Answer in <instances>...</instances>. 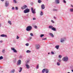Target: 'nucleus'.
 Segmentation results:
<instances>
[{"label":"nucleus","mask_w":73,"mask_h":73,"mask_svg":"<svg viewBox=\"0 0 73 73\" xmlns=\"http://www.w3.org/2000/svg\"><path fill=\"white\" fill-rule=\"evenodd\" d=\"M8 23H9V24L10 25H12V23H11V22L10 21H8Z\"/></svg>","instance_id":"25"},{"label":"nucleus","mask_w":73,"mask_h":73,"mask_svg":"<svg viewBox=\"0 0 73 73\" xmlns=\"http://www.w3.org/2000/svg\"><path fill=\"white\" fill-rule=\"evenodd\" d=\"M40 16H42V15H43V12H42L41 11L40 12Z\"/></svg>","instance_id":"28"},{"label":"nucleus","mask_w":73,"mask_h":73,"mask_svg":"<svg viewBox=\"0 0 73 73\" xmlns=\"http://www.w3.org/2000/svg\"><path fill=\"white\" fill-rule=\"evenodd\" d=\"M70 11L71 12H73V9H70Z\"/></svg>","instance_id":"37"},{"label":"nucleus","mask_w":73,"mask_h":73,"mask_svg":"<svg viewBox=\"0 0 73 73\" xmlns=\"http://www.w3.org/2000/svg\"><path fill=\"white\" fill-rule=\"evenodd\" d=\"M2 1H4V0H1Z\"/></svg>","instance_id":"56"},{"label":"nucleus","mask_w":73,"mask_h":73,"mask_svg":"<svg viewBox=\"0 0 73 73\" xmlns=\"http://www.w3.org/2000/svg\"><path fill=\"white\" fill-rule=\"evenodd\" d=\"M2 59H3V57L2 56H0V60H2Z\"/></svg>","instance_id":"31"},{"label":"nucleus","mask_w":73,"mask_h":73,"mask_svg":"<svg viewBox=\"0 0 73 73\" xmlns=\"http://www.w3.org/2000/svg\"><path fill=\"white\" fill-rule=\"evenodd\" d=\"M0 42L1 43H2V42H3V41H2V40H1V41H0Z\"/></svg>","instance_id":"51"},{"label":"nucleus","mask_w":73,"mask_h":73,"mask_svg":"<svg viewBox=\"0 0 73 73\" xmlns=\"http://www.w3.org/2000/svg\"><path fill=\"white\" fill-rule=\"evenodd\" d=\"M61 57H62V56L61 55H59V56H58L59 58H61Z\"/></svg>","instance_id":"34"},{"label":"nucleus","mask_w":73,"mask_h":73,"mask_svg":"<svg viewBox=\"0 0 73 73\" xmlns=\"http://www.w3.org/2000/svg\"><path fill=\"white\" fill-rule=\"evenodd\" d=\"M14 3H16L17 2H16V0H13Z\"/></svg>","instance_id":"40"},{"label":"nucleus","mask_w":73,"mask_h":73,"mask_svg":"<svg viewBox=\"0 0 73 73\" xmlns=\"http://www.w3.org/2000/svg\"><path fill=\"white\" fill-rule=\"evenodd\" d=\"M71 7H72L73 8V5H71Z\"/></svg>","instance_id":"54"},{"label":"nucleus","mask_w":73,"mask_h":73,"mask_svg":"<svg viewBox=\"0 0 73 73\" xmlns=\"http://www.w3.org/2000/svg\"><path fill=\"white\" fill-rule=\"evenodd\" d=\"M56 64L58 66H60V63L59 62H57L56 63Z\"/></svg>","instance_id":"21"},{"label":"nucleus","mask_w":73,"mask_h":73,"mask_svg":"<svg viewBox=\"0 0 73 73\" xmlns=\"http://www.w3.org/2000/svg\"><path fill=\"white\" fill-rule=\"evenodd\" d=\"M67 73H70L69 72H67Z\"/></svg>","instance_id":"59"},{"label":"nucleus","mask_w":73,"mask_h":73,"mask_svg":"<svg viewBox=\"0 0 73 73\" xmlns=\"http://www.w3.org/2000/svg\"><path fill=\"white\" fill-rule=\"evenodd\" d=\"M0 27H1V24H0Z\"/></svg>","instance_id":"60"},{"label":"nucleus","mask_w":73,"mask_h":73,"mask_svg":"<svg viewBox=\"0 0 73 73\" xmlns=\"http://www.w3.org/2000/svg\"><path fill=\"white\" fill-rule=\"evenodd\" d=\"M19 69L20 70H19V72H21V71H22V68L20 67Z\"/></svg>","instance_id":"18"},{"label":"nucleus","mask_w":73,"mask_h":73,"mask_svg":"<svg viewBox=\"0 0 73 73\" xmlns=\"http://www.w3.org/2000/svg\"><path fill=\"white\" fill-rule=\"evenodd\" d=\"M63 2L64 3H66V1L65 0H63Z\"/></svg>","instance_id":"48"},{"label":"nucleus","mask_w":73,"mask_h":73,"mask_svg":"<svg viewBox=\"0 0 73 73\" xmlns=\"http://www.w3.org/2000/svg\"><path fill=\"white\" fill-rule=\"evenodd\" d=\"M18 7H15L16 10H18Z\"/></svg>","instance_id":"46"},{"label":"nucleus","mask_w":73,"mask_h":73,"mask_svg":"<svg viewBox=\"0 0 73 73\" xmlns=\"http://www.w3.org/2000/svg\"><path fill=\"white\" fill-rule=\"evenodd\" d=\"M60 46L59 45H56L55 46V48H56L57 49H58V48H59V47Z\"/></svg>","instance_id":"17"},{"label":"nucleus","mask_w":73,"mask_h":73,"mask_svg":"<svg viewBox=\"0 0 73 73\" xmlns=\"http://www.w3.org/2000/svg\"><path fill=\"white\" fill-rule=\"evenodd\" d=\"M51 22H52V23H54V21H53V20H51Z\"/></svg>","instance_id":"47"},{"label":"nucleus","mask_w":73,"mask_h":73,"mask_svg":"<svg viewBox=\"0 0 73 73\" xmlns=\"http://www.w3.org/2000/svg\"><path fill=\"white\" fill-rule=\"evenodd\" d=\"M26 66L27 69H29L30 66L28 64H26Z\"/></svg>","instance_id":"11"},{"label":"nucleus","mask_w":73,"mask_h":73,"mask_svg":"<svg viewBox=\"0 0 73 73\" xmlns=\"http://www.w3.org/2000/svg\"><path fill=\"white\" fill-rule=\"evenodd\" d=\"M31 10L32 12V13H35V12H34V11H33V7H31Z\"/></svg>","instance_id":"16"},{"label":"nucleus","mask_w":73,"mask_h":73,"mask_svg":"<svg viewBox=\"0 0 73 73\" xmlns=\"http://www.w3.org/2000/svg\"><path fill=\"white\" fill-rule=\"evenodd\" d=\"M36 10V9H35L33 11H34V12H35V11Z\"/></svg>","instance_id":"55"},{"label":"nucleus","mask_w":73,"mask_h":73,"mask_svg":"<svg viewBox=\"0 0 73 73\" xmlns=\"http://www.w3.org/2000/svg\"><path fill=\"white\" fill-rule=\"evenodd\" d=\"M33 20H36V18H33Z\"/></svg>","instance_id":"53"},{"label":"nucleus","mask_w":73,"mask_h":73,"mask_svg":"<svg viewBox=\"0 0 73 73\" xmlns=\"http://www.w3.org/2000/svg\"><path fill=\"white\" fill-rule=\"evenodd\" d=\"M71 69H73V67L72 66V67H71Z\"/></svg>","instance_id":"52"},{"label":"nucleus","mask_w":73,"mask_h":73,"mask_svg":"<svg viewBox=\"0 0 73 73\" xmlns=\"http://www.w3.org/2000/svg\"><path fill=\"white\" fill-rule=\"evenodd\" d=\"M27 8V6L25 5L21 7V9H25V8Z\"/></svg>","instance_id":"10"},{"label":"nucleus","mask_w":73,"mask_h":73,"mask_svg":"<svg viewBox=\"0 0 73 73\" xmlns=\"http://www.w3.org/2000/svg\"><path fill=\"white\" fill-rule=\"evenodd\" d=\"M48 28H50V29H52V28H53V26H49V27H48Z\"/></svg>","instance_id":"27"},{"label":"nucleus","mask_w":73,"mask_h":73,"mask_svg":"<svg viewBox=\"0 0 73 73\" xmlns=\"http://www.w3.org/2000/svg\"><path fill=\"white\" fill-rule=\"evenodd\" d=\"M51 53L52 54H54V52L53 51H52L51 52Z\"/></svg>","instance_id":"39"},{"label":"nucleus","mask_w":73,"mask_h":73,"mask_svg":"<svg viewBox=\"0 0 73 73\" xmlns=\"http://www.w3.org/2000/svg\"><path fill=\"white\" fill-rule=\"evenodd\" d=\"M26 46H29V43H27L25 44Z\"/></svg>","instance_id":"36"},{"label":"nucleus","mask_w":73,"mask_h":73,"mask_svg":"<svg viewBox=\"0 0 73 73\" xmlns=\"http://www.w3.org/2000/svg\"><path fill=\"white\" fill-rule=\"evenodd\" d=\"M45 72V68L43 69L42 71V72L43 73H44Z\"/></svg>","instance_id":"23"},{"label":"nucleus","mask_w":73,"mask_h":73,"mask_svg":"<svg viewBox=\"0 0 73 73\" xmlns=\"http://www.w3.org/2000/svg\"><path fill=\"white\" fill-rule=\"evenodd\" d=\"M30 35L31 36H33V34L32 33H30Z\"/></svg>","instance_id":"41"},{"label":"nucleus","mask_w":73,"mask_h":73,"mask_svg":"<svg viewBox=\"0 0 73 73\" xmlns=\"http://www.w3.org/2000/svg\"><path fill=\"white\" fill-rule=\"evenodd\" d=\"M17 37H18V36H17Z\"/></svg>","instance_id":"61"},{"label":"nucleus","mask_w":73,"mask_h":73,"mask_svg":"<svg viewBox=\"0 0 73 73\" xmlns=\"http://www.w3.org/2000/svg\"><path fill=\"white\" fill-rule=\"evenodd\" d=\"M55 1L58 4L59 3H60V1L59 0H56Z\"/></svg>","instance_id":"22"},{"label":"nucleus","mask_w":73,"mask_h":73,"mask_svg":"<svg viewBox=\"0 0 73 73\" xmlns=\"http://www.w3.org/2000/svg\"><path fill=\"white\" fill-rule=\"evenodd\" d=\"M11 49L12 50H13V52L14 53H17V50H16V49L14 48H11Z\"/></svg>","instance_id":"6"},{"label":"nucleus","mask_w":73,"mask_h":73,"mask_svg":"<svg viewBox=\"0 0 73 73\" xmlns=\"http://www.w3.org/2000/svg\"><path fill=\"white\" fill-rule=\"evenodd\" d=\"M50 35L51 37H54V35H53V34L52 33H50Z\"/></svg>","instance_id":"24"},{"label":"nucleus","mask_w":73,"mask_h":73,"mask_svg":"<svg viewBox=\"0 0 73 73\" xmlns=\"http://www.w3.org/2000/svg\"><path fill=\"white\" fill-rule=\"evenodd\" d=\"M0 68H1V67H0Z\"/></svg>","instance_id":"62"},{"label":"nucleus","mask_w":73,"mask_h":73,"mask_svg":"<svg viewBox=\"0 0 73 73\" xmlns=\"http://www.w3.org/2000/svg\"><path fill=\"white\" fill-rule=\"evenodd\" d=\"M32 27L31 26H29L27 27L26 29V31H31V30L32 29Z\"/></svg>","instance_id":"2"},{"label":"nucleus","mask_w":73,"mask_h":73,"mask_svg":"<svg viewBox=\"0 0 73 73\" xmlns=\"http://www.w3.org/2000/svg\"><path fill=\"white\" fill-rule=\"evenodd\" d=\"M19 38H20L19 37H17L16 38L17 40H18Z\"/></svg>","instance_id":"50"},{"label":"nucleus","mask_w":73,"mask_h":73,"mask_svg":"<svg viewBox=\"0 0 73 73\" xmlns=\"http://www.w3.org/2000/svg\"><path fill=\"white\" fill-rule=\"evenodd\" d=\"M54 18L55 19H56V17H54Z\"/></svg>","instance_id":"58"},{"label":"nucleus","mask_w":73,"mask_h":73,"mask_svg":"<svg viewBox=\"0 0 73 73\" xmlns=\"http://www.w3.org/2000/svg\"><path fill=\"white\" fill-rule=\"evenodd\" d=\"M13 62L14 63L16 62V58H15V59H14V60H13Z\"/></svg>","instance_id":"26"},{"label":"nucleus","mask_w":73,"mask_h":73,"mask_svg":"<svg viewBox=\"0 0 73 73\" xmlns=\"http://www.w3.org/2000/svg\"><path fill=\"white\" fill-rule=\"evenodd\" d=\"M66 40V38H61L60 39V42H64V41H65Z\"/></svg>","instance_id":"4"},{"label":"nucleus","mask_w":73,"mask_h":73,"mask_svg":"<svg viewBox=\"0 0 73 73\" xmlns=\"http://www.w3.org/2000/svg\"><path fill=\"white\" fill-rule=\"evenodd\" d=\"M35 29H37V26H35Z\"/></svg>","instance_id":"43"},{"label":"nucleus","mask_w":73,"mask_h":73,"mask_svg":"<svg viewBox=\"0 0 73 73\" xmlns=\"http://www.w3.org/2000/svg\"><path fill=\"white\" fill-rule=\"evenodd\" d=\"M38 68H39V66L38 65V64L37 65L36 68L37 69H38Z\"/></svg>","instance_id":"30"},{"label":"nucleus","mask_w":73,"mask_h":73,"mask_svg":"<svg viewBox=\"0 0 73 73\" xmlns=\"http://www.w3.org/2000/svg\"><path fill=\"white\" fill-rule=\"evenodd\" d=\"M5 52V50H3L2 51V53H4Z\"/></svg>","instance_id":"44"},{"label":"nucleus","mask_w":73,"mask_h":73,"mask_svg":"<svg viewBox=\"0 0 73 73\" xmlns=\"http://www.w3.org/2000/svg\"><path fill=\"white\" fill-rule=\"evenodd\" d=\"M31 51L29 50H27L26 51V53H31Z\"/></svg>","instance_id":"20"},{"label":"nucleus","mask_w":73,"mask_h":73,"mask_svg":"<svg viewBox=\"0 0 73 73\" xmlns=\"http://www.w3.org/2000/svg\"><path fill=\"white\" fill-rule=\"evenodd\" d=\"M21 60H19L18 61L17 65H21Z\"/></svg>","instance_id":"8"},{"label":"nucleus","mask_w":73,"mask_h":73,"mask_svg":"<svg viewBox=\"0 0 73 73\" xmlns=\"http://www.w3.org/2000/svg\"><path fill=\"white\" fill-rule=\"evenodd\" d=\"M9 2L7 1H6L5 2V6L7 7H8V5H9Z\"/></svg>","instance_id":"7"},{"label":"nucleus","mask_w":73,"mask_h":73,"mask_svg":"<svg viewBox=\"0 0 73 73\" xmlns=\"http://www.w3.org/2000/svg\"><path fill=\"white\" fill-rule=\"evenodd\" d=\"M62 60L63 61L67 62L68 61V56L64 57L63 58Z\"/></svg>","instance_id":"1"},{"label":"nucleus","mask_w":73,"mask_h":73,"mask_svg":"<svg viewBox=\"0 0 73 73\" xmlns=\"http://www.w3.org/2000/svg\"><path fill=\"white\" fill-rule=\"evenodd\" d=\"M29 11H30V10H29V9H26L24 10V13H28V12H29Z\"/></svg>","instance_id":"5"},{"label":"nucleus","mask_w":73,"mask_h":73,"mask_svg":"<svg viewBox=\"0 0 73 73\" xmlns=\"http://www.w3.org/2000/svg\"><path fill=\"white\" fill-rule=\"evenodd\" d=\"M35 47L36 49H39L40 48V46L39 44H36L35 45Z\"/></svg>","instance_id":"3"},{"label":"nucleus","mask_w":73,"mask_h":73,"mask_svg":"<svg viewBox=\"0 0 73 73\" xmlns=\"http://www.w3.org/2000/svg\"><path fill=\"white\" fill-rule=\"evenodd\" d=\"M12 9L13 10H14L15 9V8L14 7H12Z\"/></svg>","instance_id":"49"},{"label":"nucleus","mask_w":73,"mask_h":73,"mask_svg":"<svg viewBox=\"0 0 73 73\" xmlns=\"http://www.w3.org/2000/svg\"><path fill=\"white\" fill-rule=\"evenodd\" d=\"M0 36L1 37H7V36L6 35H5L4 34L1 35H0Z\"/></svg>","instance_id":"14"},{"label":"nucleus","mask_w":73,"mask_h":73,"mask_svg":"<svg viewBox=\"0 0 73 73\" xmlns=\"http://www.w3.org/2000/svg\"><path fill=\"white\" fill-rule=\"evenodd\" d=\"M42 40H46V38H42Z\"/></svg>","instance_id":"35"},{"label":"nucleus","mask_w":73,"mask_h":73,"mask_svg":"<svg viewBox=\"0 0 73 73\" xmlns=\"http://www.w3.org/2000/svg\"><path fill=\"white\" fill-rule=\"evenodd\" d=\"M41 8L42 9H45V5L44 4H42L41 5Z\"/></svg>","instance_id":"9"},{"label":"nucleus","mask_w":73,"mask_h":73,"mask_svg":"<svg viewBox=\"0 0 73 73\" xmlns=\"http://www.w3.org/2000/svg\"><path fill=\"white\" fill-rule=\"evenodd\" d=\"M45 72L46 73H49V70L45 68Z\"/></svg>","instance_id":"13"},{"label":"nucleus","mask_w":73,"mask_h":73,"mask_svg":"<svg viewBox=\"0 0 73 73\" xmlns=\"http://www.w3.org/2000/svg\"><path fill=\"white\" fill-rule=\"evenodd\" d=\"M52 30L54 31H56V29L54 27H53L52 29Z\"/></svg>","instance_id":"19"},{"label":"nucleus","mask_w":73,"mask_h":73,"mask_svg":"<svg viewBox=\"0 0 73 73\" xmlns=\"http://www.w3.org/2000/svg\"><path fill=\"white\" fill-rule=\"evenodd\" d=\"M48 54H50V53L48 52Z\"/></svg>","instance_id":"57"},{"label":"nucleus","mask_w":73,"mask_h":73,"mask_svg":"<svg viewBox=\"0 0 73 73\" xmlns=\"http://www.w3.org/2000/svg\"><path fill=\"white\" fill-rule=\"evenodd\" d=\"M23 57V56L21 55L19 57V58H21Z\"/></svg>","instance_id":"42"},{"label":"nucleus","mask_w":73,"mask_h":73,"mask_svg":"<svg viewBox=\"0 0 73 73\" xmlns=\"http://www.w3.org/2000/svg\"><path fill=\"white\" fill-rule=\"evenodd\" d=\"M15 72V69H13L10 71V73H14Z\"/></svg>","instance_id":"12"},{"label":"nucleus","mask_w":73,"mask_h":73,"mask_svg":"<svg viewBox=\"0 0 73 73\" xmlns=\"http://www.w3.org/2000/svg\"><path fill=\"white\" fill-rule=\"evenodd\" d=\"M38 3H41V0H38Z\"/></svg>","instance_id":"32"},{"label":"nucleus","mask_w":73,"mask_h":73,"mask_svg":"<svg viewBox=\"0 0 73 73\" xmlns=\"http://www.w3.org/2000/svg\"><path fill=\"white\" fill-rule=\"evenodd\" d=\"M29 60H27L26 62V64H28V63H29Z\"/></svg>","instance_id":"29"},{"label":"nucleus","mask_w":73,"mask_h":73,"mask_svg":"<svg viewBox=\"0 0 73 73\" xmlns=\"http://www.w3.org/2000/svg\"><path fill=\"white\" fill-rule=\"evenodd\" d=\"M43 36H44V34H42L40 35V37H43Z\"/></svg>","instance_id":"38"},{"label":"nucleus","mask_w":73,"mask_h":73,"mask_svg":"<svg viewBox=\"0 0 73 73\" xmlns=\"http://www.w3.org/2000/svg\"><path fill=\"white\" fill-rule=\"evenodd\" d=\"M61 60H58V62H61Z\"/></svg>","instance_id":"45"},{"label":"nucleus","mask_w":73,"mask_h":73,"mask_svg":"<svg viewBox=\"0 0 73 73\" xmlns=\"http://www.w3.org/2000/svg\"><path fill=\"white\" fill-rule=\"evenodd\" d=\"M31 39H32V37H29L27 38V41H30Z\"/></svg>","instance_id":"15"},{"label":"nucleus","mask_w":73,"mask_h":73,"mask_svg":"<svg viewBox=\"0 0 73 73\" xmlns=\"http://www.w3.org/2000/svg\"><path fill=\"white\" fill-rule=\"evenodd\" d=\"M53 11H57V9H53Z\"/></svg>","instance_id":"33"}]
</instances>
